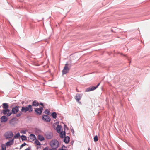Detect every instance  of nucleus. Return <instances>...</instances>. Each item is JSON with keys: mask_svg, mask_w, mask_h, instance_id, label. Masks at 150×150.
Instances as JSON below:
<instances>
[{"mask_svg": "<svg viewBox=\"0 0 150 150\" xmlns=\"http://www.w3.org/2000/svg\"><path fill=\"white\" fill-rule=\"evenodd\" d=\"M33 111L32 106L29 105L27 106H23L21 109V111L16 115V117H19L21 116L22 114V112H26L28 111L29 112H31Z\"/></svg>", "mask_w": 150, "mask_h": 150, "instance_id": "nucleus-1", "label": "nucleus"}, {"mask_svg": "<svg viewBox=\"0 0 150 150\" xmlns=\"http://www.w3.org/2000/svg\"><path fill=\"white\" fill-rule=\"evenodd\" d=\"M50 145L51 148L57 149L59 146V142L57 139H53L50 141Z\"/></svg>", "mask_w": 150, "mask_h": 150, "instance_id": "nucleus-2", "label": "nucleus"}, {"mask_svg": "<svg viewBox=\"0 0 150 150\" xmlns=\"http://www.w3.org/2000/svg\"><path fill=\"white\" fill-rule=\"evenodd\" d=\"M71 66V64H68L67 63L65 65L64 67L62 70V73L63 74H65L68 73Z\"/></svg>", "mask_w": 150, "mask_h": 150, "instance_id": "nucleus-3", "label": "nucleus"}, {"mask_svg": "<svg viewBox=\"0 0 150 150\" xmlns=\"http://www.w3.org/2000/svg\"><path fill=\"white\" fill-rule=\"evenodd\" d=\"M2 113L4 115L7 114L6 115L7 117L10 116L12 114V111H10V110L8 108L3 110Z\"/></svg>", "mask_w": 150, "mask_h": 150, "instance_id": "nucleus-4", "label": "nucleus"}, {"mask_svg": "<svg viewBox=\"0 0 150 150\" xmlns=\"http://www.w3.org/2000/svg\"><path fill=\"white\" fill-rule=\"evenodd\" d=\"M19 106H15L13 107L12 110V114H15L19 111Z\"/></svg>", "mask_w": 150, "mask_h": 150, "instance_id": "nucleus-5", "label": "nucleus"}, {"mask_svg": "<svg viewBox=\"0 0 150 150\" xmlns=\"http://www.w3.org/2000/svg\"><path fill=\"white\" fill-rule=\"evenodd\" d=\"M100 84V83H98L97 86H92L91 87H90L88 88H87L86 89V92H89L90 91H92L96 89L97 88L98 86H99V85Z\"/></svg>", "mask_w": 150, "mask_h": 150, "instance_id": "nucleus-6", "label": "nucleus"}, {"mask_svg": "<svg viewBox=\"0 0 150 150\" xmlns=\"http://www.w3.org/2000/svg\"><path fill=\"white\" fill-rule=\"evenodd\" d=\"M5 135L6 138L8 139L12 137L13 134L12 132L9 131L5 133Z\"/></svg>", "mask_w": 150, "mask_h": 150, "instance_id": "nucleus-7", "label": "nucleus"}, {"mask_svg": "<svg viewBox=\"0 0 150 150\" xmlns=\"http://www.w3.org/2000/svg\"><path fill=\"white\" fill-rule=\"evenodd\" d=\"M43 110V107H41L40 108H36L35 110V111L37 114L40 115L42 113V110Z\"/></svg>", "mask_w": 150, "mask_h": 150, "instance_id": "nucleus-8", "label": "nucleus"}, {"mask_svg": "<svg viewBox=\"0 0 150 150\" xmlns=\"http://www.w3.org/2000/svg\"><path fill=\"white\" fill-rule=\"evenodd\" d=\"M45 135L47 139H50L53 137V134L51 132H47L45 134Z\"/></svg>", "mask_w": 150, "mask_h": 150, "instance_id": "nucleus-9", "label": "nucleus"}, {"mask_svg": "<svg viewBox=\"0 0 150 150\" xmlns=\"http://www.w3.org/2000/svg\"><path fill=\"white\" fill-rule=\"evenodd\" d=\"M43 120L46 122H50V119L49 116L47 115H44L42 117Z\"/></svg>", "mask_w": 150, "mask_h": 150, "instance_id": "nucleus-10", "label": "nucleus"}, {"mask_svg": "<svg viewBox=\"0 0 150 150\" xmlns=\"http://www.w3.org/2000/svg\"><path fill=\"white\" fill-rule=\"evenodd\" d=\"M75 98L76 101L79 102V103H81V102L79 101V100L81 99V96L80 94H76Z\"/></svg>", "mask_w": 150, "mask_h": 150, "instance_id": "nucleus-11", "label": "nucleus"}, {"mask_svg": "<svg viewBox=\"0 0 150 150\" xmlns=\"http://www.w3.org/2000/svg\"><path fill=\"white\" fill-rule=\"evenodd\" d=\"M14 142V139H12L9 140L6 143V145L7 146H9L13 144Z\"/></svg>", "mask_w": 150, "mask_h": 150, "instance_id": "nucleus-12", "label": "nucleus"}, {"mask_svg": "<svg viewBox=\"0 0 150 150\" xmlns=\"http://www.w3.org/2000/svg\"><path fill=\"white\" fill-rule=\"evenodd\" d=\"M7 118L6 116H3L1 117V122H5L7 121Z\"/></svg>", "mask_w": 150, "mask_h": 150, "instance_id": "nucleus-13", "label": "nucleus"}, {"mask_svg": "<svg viewBox=\"0 0 150 150\" xmlns=\"http://www.w3.org/2000/svg\"><path fill=\"white\" fill-rule=\"evenodd\" d=\"M70 137L68 136H65L64 139V142L66 144H68L69 141Z\"/></svg>", "mask_w": 150, "mask_h": 150, "instance_id": "nucleus-14", "label": "nucleus"}, {"mask_svg": "<svg viewBox=\"0 0 150 150\" xmlns=\"http://www.w3.org/2000/svg\"><path fill=\"white\" fill-rule=\"evenodd\" d=\"M61 128L62 127L61 125H59L57 126L56 127V130L57 132L58 133H60V132H61Z\"/></svg>", "mask_w": 150, "mask_h": 150, "instance_id": "nucleus-15", "label": "nucleus"}, {"mask_svg": "<svg viewBox=\"0 0 150 150\" xmlns=\"http://www.w3.org/2000/svg\"><path fill=\"white\" fill-rule=\"evenodd\" d=\"M39 105L37 101L35 100L32 102V104L31 105L32 106H38Z\"/></svg>", "mask_w": 150, "mask_h": 150, "instance_id": "nucleus-16", "label": "nucleus"}, {"mask_svg": "<svg viewBox=\"0 0 150 150\" xmlns=\"http://www.w3.org/2000/svg\"><path fill=\"white\" fill-rule=\"evenodd\" d=\"M30 139L34 140L36 139V137L35 135L33 134H31L30 135Z\"/></svg>", "mask_w": 150, "mask_h": 150, "instance_id": "nucleus-17", "label": "nucleus"}, {"mask_svg": "<svg viewBox=\"0 0 150 150\" xmlns=\"http://www.w3.org/2000/svg\"><path fill=\"white\" fill-rule=\"evenodd\" d=\"M3 107L4 109H7L8 108V105L7 103H5L2 104Z\"/></svg>", "mask_w": 150, "mask_h": 150, "instance_id": "nucleus-18", "label": "nucleus"}, {"mask_svg": "<svg viewBox=\"0 0 150 150\" xmlns=\"http://www.w3.org/2000/svg\"><path fill=\"white\" fill-rule=\"evenodd\" d=\"M60 134V137L61 138H63L64 136H65V131H62L61 132H60L59 133Z\"/></svg>", "mask_w": 150, "mask_h": 150, "instance_id": "nucleus-19", "label": "nucleus"}, {"mask_svg": "<svg viewBox=\"0 0 150 150\" xmlns=\"http://www.w3.org/2000/svg\"><path fill=\"white\" fill-rule=\"evenodd\" d=\"M38 139L40 141H42L44 140V137L41 135H38Z\"/></svg>", "mask_w": 150, "mask_h": 150, "instance_id": "nucleus-20", "label": "nucleus"}, {"mask_svg": "<svg viewBox=\"0 0 150 150\" xmlns=\"http://www.w3.org/2000/svg\"><path fill=\"white\" fill-rule=\"evenodd\" d=\"M57 113L56 112H54L52 114V116L54 119H56L57 118Z\"/></svg>", "mask_w": 150, "mask_h": 150, "instance_id": "nucleus-21", "label": "nucleus"}, {"mask_svg": "<svg viewBox=\"0 0 150 150\" xmlns=\"http://www.w3.org/2000/svg\"><path fill=\"white\" fill-rule=\"evenodd\" d=\"M21 137L22 141L27 140V137L25 136L22 135L21 136Z\"/></svg>", "mask_w": 150, "mask_h": 150, "instance_id": "nucleus-22", "label": "nucleus"}, {"mask_svg": "<svg viewBox=\"0 0 150 150\" xmlns=\"http://www.w3.org/2000/svg\"><path fill=\"white\" fill-rule=\"evenodd\" d=\"M35 143L37 145H40V142L37 139H36L35 141Z\"/></svg>", "mask_w": 150, "mask_h": 150, "instance_id": "nucleus-23", "label": "nucleus"}, {"mask_svg": "<svg viewBox=\"0 0 150 150\" xmlns=\"http://www.w3.org/2000/svg\"><path fill=\"white\" fill-rule=\"evenodd\" d=\"M20 136L19 133H18L14 136V138H19Z\"/></svg>", "mask_w": 150, "mask_h": 150, "instance_id": "nucleus-24", "label": "nucleus"}, {"mask_svg": "<svg viewBox=\"0 0 150 150\" xmlns=\"http://www.w3.org/2000/svg\"><path fill=\"white\" fill-rule=\"evenodd\" d=\"M98 138L97 135L95 136L94 138V140L95 142H96L98 141Z\"/></svg>", "mask_w": 150, "mask_h": 150, "instance_id": "nucleus-25", "label": "nucleus"}, {"mask_svg": "<svg viewBox=\"0 0 150 150\" xmlns=\"http://www.w3.org/2000/svg\"><path fill=\"white\" fill-rule=\"evenodd\" d=\"M2 150H6V146L4 145H2L1 146Z\"/></svg>", "mask_w": 150, "mask_h": 150, "instance_id": "nucleus-26", "label": "nucleus"}, {"mask_svg": "<svg viewBox=\"0 0 150 150\" xmlns=\"http://www.w3.org/2000/svg\"><path fill=\"white\" fill-rule=\"evenodd\" d=\"M45 114L49 115L50 113V111L47 110H45Z\"/></svg>", "mask_w": 150, "mask_h": 150, "instance_id": "nucleus-27", "label": "nucleus"}, {"mask_svg": "<svg viewBox=\"0 0 150 150\" xmlns=\"http://www.w3.org/2000/svg\"><path fill=\"white\" fill-rule=\"evenodd\" d=\"M26 145V144L25 143H24L23 144H22L20 146V148H21L23 147L24 146Z\"/></svg>", "mask_w": 150, "mask_h": 150, "instance_id": "nucleus-28", "label": "nucleus"}, {"mask_svg": "<svg viewBox=\"0 0 150 150\" xmlns=\"http://www.w3.org/2000/svg\"><path fill=\"white\" fill-rule=\"evenodd\" d=\"M49 150H57V149L51 148V149H50Z\"/></svg>", "mask_w": 150, "mask_h": 150, "instance_id": "nucleus-29", "label": "nucleus"}, {"mask_svg": "<svg viewBox=\"0 0 150 150\" xmlns=\"http://www.w3.org/2000/svg\"><path fill=\"white\" fill-rule=\"evenodd\" d=\"M64 126L65 129L67 128V129H68V128L65 125H64Z\"/></svg>", "mask_w": 150, "mask_h": 150, "instance_id": "nucleus-30", "label": "nucleus"}, {"mask_svg": "<svg viewBox=\"0 0 150 150\" xmlns=\"http://www.w3.org/2000/svg\"><path fill=\"white\" fill-rule=\"evenodd\" d=\"M43 150H48V149L47 148H45L43 149Z\"/></svg>", "mask_w": 150, "mask_h": 150, "instance_id": "nucleus-31", "label": "nucleus"}, {"mask_svg": "<svg viewBox=\"0 0 150 150\" xmlns=\"http://www.w3.org/2000/svg\"><path fill=\"white\" fill-rule=\"evenodd\" d=\"M40 104L41 105H42V106H43V104L42 103H40Z\"/></svg>", "mask_w": 150, "mask_h": 150, "instance_id": "nucleus-32", "label": "nucleus"}, {"mask_svg": "<svg viewBox=\"0 0 150 150\" xmlns=\"http://www.w3.org/2000/svg\"><path fill=\"white\" fill-rule=\"evenodd\" d=\"M25 150H30V148H27L26 149H25Z\"/></svg>", "mask_w": 150, "mask_h": 150, "instance_id": "nucleus-33", "label": "nucleus"}, {"mask_svg": "<svg viewBox=\"0 0 150 150\" xmlns=\"http://www.w3.org/2000/svg\"><path fill=\"white\" fill-rule=\"evenodd\" d=\"M71 132H72V133L73 134H74V130L73 129H72L71 130Z\"/></svg>", "mask_w": 150, "mask_h": 150, "instance_id": "nucleus-34", "label": "nucleus"}, {"mask_svg": "<svg viewBox=\"0 0 150 150\" xmlns=\"http://www.w3.org/2000/svg\"><path fill=\"white\" fill-rule=\"evenodd\" d=\"M58 150H64L63 149V148H62L59 149Z\"/></svg>", "mask_w": 150, "mask_h": 150, "instance_id": "nucleus-35", "label": "nucleus"}, {"mask_svg": "<svg viewBox=\"0 0 150 150\" xmlns=\"http://www.w3.org/2000/svg\"><path fill=\"white\" fill-rule=\"evenodd\" d=\"M88 150H91L90 148H88Z\"/></svg>", "mask_w": 150, "mask_h": 150, "instance_id": "nucleus-36", "label": "nucleus"}]
</instances>
